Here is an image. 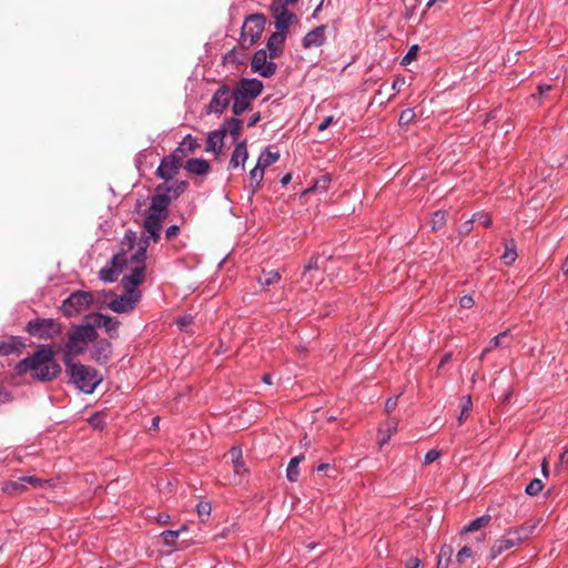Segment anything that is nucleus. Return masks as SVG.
Segmentation results:
<instances>
[{
  "mask_svg": "<svg viewBox=\"0 0 568 568\" xmlns=\"http://www.w3.org/2000/svg\"><path fill=\"white\" fill-rule=\"evenodd\" d=\"M263 178H264V169L256 164L250 171V187H251L252 194H254L258 190V187L263 181Z\"/></svg>",
  "mask_w": 568,
  "mask_h": 568,
  "instance_id": "7c9ffc66",
  "label": "nucleus"
},
{
  "mask_svg": "<svg viewBox=\"0 0 568 568\" xmlns=\"http://www.w3.org/2000/svg\"><path fill=\"white\" fill-rule=\"evenodd\" d=\"M185 530H187V526L183 525L178 530H164L163 532H161V537L163 539L164 545L168 547H173L175 545L176 539L179 538L180 534Z\"/></svg>",
  "mask_w": 568,
  "mask_h": 568,
  "instance_id": "e433bc0d",
  "label": "nucleus"
},
{
  "mask_svg": "<svg viewBox=\"0 0 568 568\" xmlns=\"http://www.w3.org/2000/svg\"><path fill=\"white\" fill-rule=\"evenodd\" d=\"M184 169L194 175H206L210 171V163L204 159H191L184 164Z\"/></svg>",
  "mask_w": 568,
  "mask_h": 568,
  "instance_id": "bb28decb",
  "label": "nucleus"
},
{
  "mask_svg": "<svg viewBox=\"0 0 568 568\" xmlns=\"http://www.w3.org/2000/svg\"><path fill=\"white\" fill-rule=\"evenodd\" d=\"M397 406V397L388 398L385 403V409L387 413L393 412Z\"/></svg>",
  "mask_w": 568,
  "mask_h": 568,
  "instance_id": "052dcab7",
  "label": "nucleus"
},
{
  "mask_svg": "<svg viewBox=\"0 0 568 568\" xmlns=\"http://www.w3.org/2000/svg\"><path fill=\"white\" fill-rule=\"evenodd\" d=\"M281 273L278 271H263V274L257 278L258 283L263 287H267L276 284L281 280Z\"/></svg>",
  "mask_w": 568,
  "mask_h": 568,
  "instance_id": "f704fd0d",
  "label": "nucleus"
},
{
  "mask_svg": "<svg viewBox=\"0 0 568 568\" xmlns=\"http://www.w3.org/2000/svg\"><path fill=\"white\" fill-rule=\"evenodd\" d=\"M304 460V455H298L295 457H292L287 468H286V478L291 483H295L298 479L300 476V464Z\"/></svg>",
  "mask_w": 568,
  "mask_h": 568,
  "instance_id": "c756f323",
  "label": "nucleus"
},
{
  "mask_svg": "<svg viewBox=\"0 0 568 568\" xmlns=\"http://www.w3.org/2000/svg\"><path fill=\"white\" fill-rule=\"evenodd\" d=\"M242 120H240L236 115L233 118L226 119L219 131H224V138L226 134H230L234 141H236L242 131Z\"/></svg>",
  "mask_w": 568,
  "mask_h": 568,
  "instance_id": "a878e982",
  "label": "nucleus"
},
{
  "mask_svg": "<svg viewBox=\"0 0 568 568\" xmlns=\"http://www.w3.org/2000/svg\"><path fill=\"white\" fill-rule=\"evenodd\" d=\"M474 222L481 224L484 227H489L493 223L489 215L483 212L474 214Z\"/></svg>",
  "mask_w": 568,
  "mask_h": 568,
  "instance_id": "8fccbe9b",
  "label": "nucleus"
},
{
  "mask_svg": "<svg viewBox=\"0 0 568 568\" xmlns=\"http://www.w3.org/2000/svg\"><path fill=\"white\" fill-rule=\"evenodd\" d=\"M192 322V317L191 316H183V317H180L178 320V325L181 327V328H184L186 327L189 324H191Z\"/></svg>",
  "mask_w": 568,
  "mask_h": 568,
  "instance_id": "0e129e2a",
  "label": "nucleus"
},
{
  "mask_svg": "<svg viewBox=\"0 0 568 568\" xmlns=\"http://www.w3.org/2000/svg\"><path fill=\"white\" fill-rule=\"evenodd\" d=\"M145 278V266L135 265L132 266L130 272L125 274L122 280V286L125 291L132 293H141L139 286L144 282Z\"/></svg>",
  "mask_w": 568,
  "mask_h": 568,
  "instance_id": "2eb2a0df",
  "label": "nucleus"
},
{
  "mask_svg": "<svg viewBox=\"0 0 568 568\" xmlns=\"http://www.w3.org/2000/svg\"><path fill=\"white\" fill-rule=\"evenodd\" d=\"M230 455L233 463L234 473L236 475H243L246 473V467L242 457V448L234 446L230 449Z\"/></svg>",
  "mask_w": 568,
  "mask_h": 568,
  "instance_id": "c85d7f7f",
  "label": "nucleus"
},
{
  "mask_svg": "<svg viewBox=\"0 0 568 568\" xmlns=\"http://www.w3.org/2000/svg\"><path fill=\"white\" fill-rule=\"evenodd\" d=\"M420 566H422V561L417 557H409L405 561L406 568H420Z\"/></svg>",
  "mask_w": 568,
  "mask_h": 568,
  "instance_id": "13d9d810",
  "label": "nucleus"
},
{
  "mask_svg": "<svg viewBox=\"0 0 568 568\" xmlns=\"http://www.w3.org/2000/svg\"><path fill=\"white\" fill-rule=\"evenodd\" d=\"M452 359V354L450 353H446L442 359H440V363H439V366L438 368L443 367L444 365H446L447 363H449Z\"/></svg>",
  "mask_w": 568,
  "mask_h": 568,
  "instance_id": "338daca9",
  "label": "nucleus"
},
{
  "mask_svg": "<svg viewBox=\"0 0 568 568\" xmlns=\"http://www.w3.org/2000/svg\"><path fill=\"white\" fill-rule=\"evenodd\" d=\"M64 366L70 382L85 394H92L102 382V376L91 366L74 361H70Z\"/></svg>",
  "mask_w": 568,
  "mask_h": 568,
  "instance_id": "20e7f679",
  "label": "nucleus"
},
{
  "mask_svg": "<svg viewBox=\"0 0 568 568\" xmlns=\"http://www.w3.org/2000/svg\"><path fill=\"white\" fill-rule=\"evenodd\" d=\"M171 202L172 196L170 195L168 183H161L155 187L154 194L151 197L150 212L168 216Z\"/></svg>",
  "mask_w": 568,
  "mask_h": 568,
  "instance_id": "f8f14e48",
  "label": "nucleus"
},
{
  "mask_svg": "<svg viewBox=\"0 0 568 568\" xmlns=\"http://www.w3.org/2000/svg\"><path fill=\"white\" fill-rule=\"evenodd\" d=\"M471 407V397L469 395L463 397L460 403V414L458 416L459 425H462L468 418Z\"/></svg>",
  "mask_w": 568,
  "mask_h": 568,
  "instance_id": "58836bf2",
  "label": "nucleus"
},
{
  "mask_svg": "<svg viewBox=\"0 0 568 568\" xmlns=\"http://www.w3.org/2000/svg\"><path fill=\"white\" fill-rule=\"evenodd\" d=\"M223 145L224 131L214 130L209 134L206 139L205 151L220 154L222 152Z\"/></svg>",
  "mask_w": 568,
  "mask_h": 568,
  "instance_id": "393cba45",
  "label": "nucleus"
},
{
  "mask_svg": "<svg viewBox=\"0 0 568 568\" xmlns=\"http://www.w3.org/2000/svg\"><path fill=\"white\" fill-rule=\"evenodd\" d=\"M26 332L39 339H53L63 332L60 322L53 318H33L26 325Z\"/></svg>",
  "mask_w": 568,
  "mask_h": 568,
  "instance_id": "423d86ee",
  "label": "nucleus"
},
{
  "mask_svg": "<svg viewBox=\"0 0 568 568\" xmlns=\"http://www.w3.org/2000/svg\"><path fill=\"white\" fill-rule=\"evenodd\" d=\"M248 159V152L246 146V141H241L235 144V148L233 150V153L231 155L230 162H229V169H237L242 168L244 169L245 162Z\"/></svg>",
  "mask_w": 568,
  "mask_h": 568,
  "instance_id": "4be33fe9",
  "label": "nucleus"
},
{
  "mask_svg": "<svg viewBox=\"0 0 568 568\" xmlns=\"http://www.w3.org/2000/svg\"><path fill=\"white\" fill-rule=\"evenodd\" d=\"M395 429H396V425H395V424H394V425H389V424L387 425V432H388V434H387V436H386V437H384V438H382V439L379 440V446H381V447H382L384 444H386V443L388 442V439H389V437H390V433H392V430H395Z\"/></svg>",
  "mask_w": 568,
  "mask_h": 568,
  "instance_id": "e2e57ef3",
  "label": "nucleus"
},
{
  "mask_svg": "<svg viewBox=\"0 0 568 568\" xmlns=\"http://www.w3.org/2000/svg\"><path fill=\"white\" fill-rule=\"evenodd\" d=\"M187 187L189 183L186 181H174L171 185L168 184L172 200L182 195L187 190Z\"/></svg>",
  "mask_w": 568,
  "mask_h": 568,
  "instance_id": "ea45409f",
  "label": "nucleus"
},
{
  "mask_svg": "<svg viewBox=\"0 0 568 568\" xmlns=\"http://www.w3.org/2000/svg\"><path fill=\"white\" fill-rule=\"evenodd\" d=\"M148 245H149V242L144 241L143 245H140L139 248L135 251V253L132 254L130 258H128V263L130 262L133 266H135V265L145 266Z\"/></svg>",
  "mask_w": 568,
  "mask_h": 568,
  "instance_id": "72a5a7b5",
  "label": "nucleus"
},
{
  "mask_svg": "<svg viewBox=\"0 0 568 568\" xmlns=\"http://www.w3.org/2000/svg\"><path fill=\"white\" fill-rule=\"evenodd\" d=\"M286 37V32L277 30L268 37L266 49L270 59H277L283 54Z\"/></svg>",
  "mask_w": 568,
  "mask_h": 568,
  "instance_id": "6ab92c4d",
  "label": "nucleus"
},
{
  "mask_svg": "<svg viewBox=\"0 0 568 568\" xmlns=\"http://www.w3.org/2000/svg\"><path fill=\"white\" fill-rule=\"evenodd\" d=\"M93 303V295L87 291H77L63 301L61 311L67 317L79 315L89 310Z\"/></svg>",
  "mask_w": 568,
  "mask_h": 568,
  "instance_id": "6e6552de",
  "label": "nucleus"
},
{
  "mask_svg": "<svg viewBox=\"0 0 568 568\" xmlns=\"http://www.w3.org/2000/svg\"><path fill=\"white\" fill-rule=\"evenodd\" d=\"M181 166L182 164L174 156L166 155L161 160L155 174L164 181H170L178 174Z\"/></svg>",
  "mask_w": 568,
  "mask_h": 568,
  "instance_id": "f3484780",
  "label": "nucleus"
},
{
  "mask_svg": "<svg viewBox=\"0 0 568 568\" xmlns=\"http://www.w3.org/2000/svg\"><path fill=\"white\" fill-rule=\"evenodd\" d=\"M318 268H320L318 257L313 256L308 261V263L304 266V272H303V275H302V280H305L307 282V284L311 285L312 284V280H313L312 272H316V271H318Z\"/></svg>",
  "mask_w": 568,
  "mask_h": 568,
  "instance_id": "4c0bfd02",
  "label": "nucleus"
},
{
  "mask_svg": "<svg viewBox=\"0 0 568 568\" xmlns=\"http://www.w3.org/2000/svg\"><path fill=\"white\" fill-rule=\"evenodd\" d=\"M98 332L94 325L80 324L71 326L68 332V341L63 347L59 346L57 352H62L63 363L68 364L74 357L82 355L90 343L97 341Z\"/></svg>",
  "mask_w": 568,
  "mask_h": 568,
  "instance_id": "f03ea898",
  "label": "nucleus"
},
{
  "mask_svg": "<svg viewBox=\"0 0 568 568\" xmlns=\"http://www.w3.org/2000/svg\"><path fill=\"white\" fill-rule=\"evenodd\" d=\"M265 23H266V19L261 13H255V14L248 16L245 19L243 27H242V32H241L242 45L245 48H250L254 43H256L264 31Z\"/></svg>",
  "mask_w": 568,
  "mask_h": 568,
  "instance_id": "0eeeda50",
  "label": "nucleus"
},
{
  "mask_svg": "<svg viewBox=\"0 0 568 568\" xmlns=\"http://www.w3.org/2000/svg\"><path fill=\"white\" fill-rule=\"evenodd\" d=\"M516 257H517V253H516V250H515V247H514V246H513L511 248L506 247L505 253H504V255L501 256V258L504 260V262H505L506 264H508V265H509V264H511L513 262H515Z\"/></svg>",
  "mask_w": 568,
  "mask_h": 568,
  "instance_id": "603ef678",
  "label": "nucleus"
},
{
  "mask_svg": "<svg viewBox=\"0 0 568 568\" xmlns=\"http://www.w3.org/2000/svg\"><path fill=\"white\" fill-rule=\"evenodd\" d=\"M92 318L93 323L91 325H94V328L103 327L111 338L118 337L120 322L116 318L102 313L93 314Z\"/></svg>",
  "mask_w": 568,
  "mask_h": 568,
  "instance_id": "aec40b11",
  "label": "nucleus"
},
{
  "mask_svg": "<svg viewBox=\"0 0 568 568\" xmlns=\"http://www.w3.org/2000/svg\"><path fill=\"white\" fill-rule=\"evenodd\" d=\"M278 159H280V153L278 152H272L270 149H265L260 154L256 164L265 170L267 166H270V165L274 164L275 162H277Z\"/></svg>",
  "mask_w": 568,
  "mask_h": 568,
  "instance_id": "2f4dec72",
  "label": "nucleus"
},
{
  "mask_svg": "<svg viewBox=\"0 0 568 568\" xmlns=\"http://www.w3.org/2000/svg\"><path fill=\"white\" fill-rule=\"evenodd\" d=\"M445 213L442 211H436L432 217V229L439 230L445 225Z\"/></svg>",
  "mask_w": 568,
  "mask_h": 568,
  "instance_id": "37998d69",
  "label": "nucleus"
},
{
  "mask_svg": "<svg viewBox=\"0 0 568 568\" xmlns=\"http://www.w3.org/2000/svg\"><path fill=\"white\" fill-rule=\"evenodd\" d=\"M199 146L200 145L197 143L196 138L192 136L191 134H187L183 138V140L179 143V145L170 155L174 156V159L178 162L183 164L184 158L189 156L190 154H193Z\"/></svg>",
  "mask_w": 568,
  "mask_h": 568,
  "instance_id": "dca6fc26",
  "label": "nucleus"
},
{
  "mask_svg": "<svg viewBox=\"0 0 568 568\" xmlns=\"http://www.w3.org/2000/svg\"><path fill=\"white\" fill-rule=\"evenodd\" d=\"M475 304V301L471 295H464L459 298V305L463 308H471Z\"/></svg>",
  "mask_w": 568,
  "mask_h": 568,
  "instance_id": "4d7b16f0",
  "label": "nucleus"
},
{
  "mask_svg": "<svg viewBox=\"0 0 568 568\" xmlns=\"http://www.w3.org/2000/svg\"><path fill=\"white\" fill-rule=\"evenodd\" d=\"M329 183L331 178L329 175L325 174L315 181L313 189L316 191H326L328 189Z\"/></svg>",
  "mask_w": 568,
  "mask_h": 568,
  "instance_id": "49530a36",
  "label": "nucleus"
},
{
  "mask_svg": "<svg viewBox=\"0 0 568 568\" xmlns=\"http://www.w3.org/2000/svg\"><path fill=\"white\" fill-rule=\"evenodd\" d=\"M263 82L255 78H242L233 91L232 112L240 116L251 108V103L263 91Z\"/></svg>",
  "mask_w": 568,
  "mask_h": 568,
  "instance_id": "7ed1b4c3",
  "label": "nucleus"
},
{
  "mask_svg": "<svg viewBox=\"0 0 568 568\" xmlns=\"http://www.w3.org/2000/svg\"><path fill=\"white\" fill-rule=\"evenodd\" d=\"M536 527V524L525 523L520 526L507 529L505 534L490 547V559L494 560L501 554L523 544L532 535Z\"/></svg>",
  "mask_w": 568,
  "mask_h": 568,
  "instance_id": "39448f33",
  "label": "nucleus"
},
{
  "mask_svg": "<svg viewBox=\"0 0 568 568\" xmlns=\"http://www.w3.org/2000/svg\"><path fill=\"white\" fill-rule=\"evenodd\" d=\"M287 6L282 4L281 2H274L272 1L271 10L274 18V24L277 31L286 32L292 23V21L295 19V14L287 10Z\"/></svg>",
  "mask_w": 568,
  "mask_h": 568,
  "instance_id": "4468645a",
  "label": "nucleus"
},
{
  "mask_svg": "<svg viewBox=\"0 0 568 568\" xmlns=\"http://www.w3.org/2000/svg\"><path fill=\"white\" fill-rule=\"evenodd\" d=\"M453 555V547L450 545H443L440 547L436 568H447Z\"/></svg>",
  "mask_w": 568,
  "mask_h": 568,
  "instance_id": "c9c22d12",
  "label": "nucleus"
},
{
  "mask_svg": "<svg viewBox=\"0 0 568 568\" xmlns=\"http://www.w3.org/2000/svg\"><path fill=\"white\" fill-rule=\"evenodd\" d=\"M212 507L210 503L201 501L196 506V511L199 514V517H209L211 514Z\"/></svg>",
  "mask_w": 568,
  "mask_h": 568,
  "instance_id": "3c124183",
  "label": "nucleus"
},
{
  "mask_svg": "<svg viewBox=\"0 0 568 568\" xmlns=\"http://www.w3.org/2000/svg\"><path fill=\"white\" fill-rule=\"evenodd\" d=\"M552 89V87L550 84H539L537 90H538V94H532L531 97L534 99H539V103H541V98L548 93L550 90Z\"/></svg>",
  "mask_w": 568,
  "mask_h": 568,
  "instance_id": "5fc2aeb1",
  "label": "nucleus"
},
{
  "mask_svg": "<svg viewBox=\"0 0 568 568\" xmlns=\"http://www.w3.org/2000/svg\"><path fill=\"white\" fill-rule=\"evenodd\" d=\"M166 216L150 212L144 220L143 227L144 231L149 234L150 239L153 240V242H159L161 237V230H162V221Z\"/></svg>",
  "mask_w": 568,
  "mask_h": 568,
  "instance_id": "a211bd4d",
  "label": "nucleus"
},
{
  "mask_svg": "<svg viewBox=\"0 0 568 568\" xmlns=\"http://www.w3.org/2000/svg\"><path fill=\"white\" fill-rule=\"evenodd\" d=\"M160 524H168L170 520V516L168 514H160L156 518Z\"/></svg>",
  "mask_w": 568,
  "mask_h": 568,
  "instance_id": "774afa93",
  "label": "nucleus"
},
{
  "mask_svg": "<svg viewBox=\"0 0 568 568\" xmlns=\"http://www.w3.org/2000/svg\"><path fill=\"white\" fill-rule=\"evenodd\" d=\"M20 481L22 483H28L30 485H32L33 487H37V488H41L45 485V480L39 478V477H36V476H23V477H20Z\"/></svg>",
  "mask_w": 568,
  "mask_h": 568,
  "instance_id": "09e8293b",
  "label": "nucleus"
},
{
  "mask_svg": "<svg viewBox=\"0 0 568 568\" xmlns=\"http://www.w3.org/2000/svg\"><path fill=\"white\" fill-rule=\"evenodd\" d=\"M473 556V550L468 546H464L459 549V551L456 555V560L458 564H464L466 559L470 558Z\"/></svg>",
  "mask_w": 568,
  "mask_h": 568,
  "instance_id": "de8ad7c7",
  "label": "nucleus"
},
{
  "mask_svg": "<svg viewBox=\"0 0 568 568\" xmlns=\"http://www.w3.org/2000/svg\"><path fill=\"white\" fill-rule=\"evenodd\" d=\"M180 233V227L178 225H171L165 231V239L168 241L174 240Z\"/></svg>",
  "mask_w": 568,
  "mask_h": 568,
  "instance_id": "6e6d98bb",
  "label": "nucleus"
},
{
  "mask_svg": "<svg viewBox=\"0 0 568 568\" xmlns=\"http://www.w3.org/2000/svg\"><path fill=\"white\" fill-rule=\"evenodd\" d=\"M141 297L142 293H132L124 290L121 295L110 301L108 306L112 312L118 314L130 313L136 307Z\"/></svg>",
  "mask_w": 568,
  "mask_h": 568,
  "instance_id": "9d476101",
  "label": "nucleus"
},
{
  "mask_svg": "<svg viewBox=\"0 0 568 568\" xmlns=\"http://www.w3.org/2000/svg\"><path fill=\"white\" fill-rule=\"evenodd\" d=\"M491 517L489 515H483L473 519L467 526H465L462 530V534H468L476 531L490 523Z\"/></svg>",
  "mask_w": 568,
  "mask_h": 568,
  "instance_id": "473e14b6",
  "label": "nucleus"
},
{
  "mask_svg": "<svg viewBox=\"0 0 568 568\" xmlns=\"http://www.w3.org/2000/svg\"><path fill=\"white\" fill-rule=\"evenodd\" d=\"M419 47L417 44L412 45L406 52V54L403 57L400 64L408 65L409 63H412L416 59Z\"/></svg>",
  "mask_w": 568,
  "mask_h": 568,
  "instance_id": "79ce46f5",
  "label": "nucleus"
},
{
  "mask_svg": "<svg viewBox=\"0 0 568 568\" xmlns=\"http://www.w3.org/2000/svg\"><path fill=\"white\" fill-rule=\"evenodd\" d=\"M89 424L94 428V429H103L104 425H105V422H104V418H103V414L101 413H95L93 416H91L89 418Z\"/></svg>",
  "mask_w": 568,
  "mask_h": 568,
  "instance_id": "c03bdc74",
  "label": "nucleus"
},
{
  "mask_svg": "<svg viewBox=\"0 0 568 568\" xmlns=\"http://www.w3.org/2000/svg\"><path fill=\"white\" fill-rule=\"evenodd\" d=\"M334 121V118L331 115V116H327L317 126L318 131H324L326 130Z\"/></svg>",
  "mask_w": 568,
  "mask_h": 568,
  "instance_id": "bf43d9fd",
  "label": "nucleus"
},
{
  "mask_svg": "<svg viewBox=\"0 0 568 568\" xmlns=\"http://www.w3.org/2000/svg\"><path fill=\"white\" fill-rule=\"evenodd\" d=\"M405 79L404 78H396L392 84V89L396 92L400 91V88L404 85Z\"/></svg>",
  "mask_w": 568,
  "mask_h": 568,
  "instance_id": "680f3d73",
  "label": "nucleus"
},
{
  "mask_svg": "<svg viewBox=\"0 0 568 568\" xmlns=\"http://www.w3.org/2000/svg\"><path fill=\"white\" fill-rule=\"evenodd\" d=\"M126 264L128 257L124 251L114 254L111 258V266H105L100 270L99 278L108 283L116 281L118 275L123 271Z\"/></svg>",
  "mask_w": 568,
  "mask_h": 568,
  "instance_id": "ddd939ff",
  "label": "nucleus"
},
{
  "mask_svg": "<svg viewBox=\"0 0 568 568\" xmlns=\"http://www.w3.org/2000/svg\"><path fill=\"white\" fill-rule=\"evenodd\" d=\"M91 356L99 364H106L112 355V345L108 339L94 341Z\"/></svg>",
  "mask_w": 568,
  "mask_h": 568,
  "instance_id": "412c9836",
  "label": "nucleus"
},
{
  "mask_svg": "<svg viewBox=\"0 0 568 568\" xmlns=\"http://www.w3.org/2000/svg\"><path fill=\"white\" fill-rule=\"evenodd\" d=\"M24 347V343L19 336H10L9 338L0 342V356H9L20 353Z\"/></svg>",
  "mask_w": 568,
  "mask_h": 568,
  "instance_id": "b1692460",
  "label": "nucleus"
},
{
  "mask_svg": "<svg viewBox=\"0 0 568 568\" xmlns=\"http://www.w3.org/2000/svg\"><path fill=\"white\" fill-rule=\"evenodd\" d=\"M414 118H415L414 110L406 109L400 112L398 123H399V125H407L413 121Z\"/></svg>",
  "mask_w": 568,
  "mask_h": 568,
  "instance_id": "a18cd8bd",
  "label": "nucleus"
},
{
  "mask_svg": "<svg viewBox=\"0 0 568 568\" xmlns=\"http://www.w3.org/2000/svg\"><path fill=\"white\" fill-rule=\"evenodd\" d=\"M58 352L48 344H42L30 356L19 361L14 365V373L22 376L27 373L38 382H51L61 374V366L54 359Z\"/></svg>",
  "mask_w": 568,
  "mask_h": 568,
  "instance_id": "f257e3e1",
  "label": "nucleus"
},
{
  "mask_svg": "<svg viewBox=\"0 0 568 568\" xmlns=\"http://www.w3.org/2000/svg\"><path fill=\"white\" fill-rule=\"evenodd\" d=\"M260 120H261V113H260V112L254 113V114L250 118V120H248V122H247V126H248V128H252V126L256 125V123H257Z\"/></svg>",
  "mask_w": 568,
  "mask_h": 568,
  "instance_id": "69168bd1",
  "label": "nucleus"
},
{
  "mask_svg": "<svg viewBox=\"0 0 568 568\" xmlns=\"http://www.w3.org/2000/svg\"><path fill=\"white\" fill-rule=\"evenodd\" d=\"M268 53L264 49L257 50L251 60V70L263 78H271L277 70V64L267 60Z\"/></svg>",
  "mask_w": 568,
  "mask_h": 568,
  "instance_id": "9b49d317",
  "label": "nucleus"
},
{
  "mask_svg": "<svg viewBox=\"0 0 568 568\" xmlns=\"http://www.w3.org/2000/svg\"><path fill=\"white\" fill-rule=\"evenodd\" d=\"M233 100L232 88L225 83L221 84L213 93L207 106L206 112L221 115L229 108Z\"/></svg>",
  "mask_w": 568,
  "mask_h": 568,
  "instance_id": "1a4fd4ad",
  "label": "nucleus"
},
{
  "mask_svg": "<svg viewBox=\"0 0 568 568\" xmlns=\"http://www.w3.org/2000/svg\"><path fill=\"white\" fill-rule=\"evenodd\" d=\"M440 456V453L436 449H430L426 453L424 457V465H430L435 460H437Z\"/></svg>",
  "mask_w": 568,
  "mask_h": 568,
  "instance_id": "864d4df0",
  "label": "nucleus"
},
{
  "mask_svg": "<svg viewBox=\"0 0 568 568\" xmlns=\"http://www.w3.org/2000/svg\"><path fill=\"white\" fill-rule=\"evenodd\" d=\"M325 31L326 26L322 24L307 32L302 40L303 47L308 49L322 45L326 40Z\"/></svg>",
  "mask_w": 568,
  "mask_h": 568,
  "instance_id": "5701e85b",
  "label": "nucleus"
},
{
  "mask_svg": "<svg viewBox=\"0 0 568 568\" xmlns=\"http://www.w3.org/2000/svg\"><path fill=\"white\" fill-rule=\"evenodd\" d=\"M542 481L538 478H535L527 485L525 493L529 496H537L542 490Z\"/></svg>",
  "mask_w": 568,
  "mask_h": 568,
  "instance_id": "a19ab883",
  "label": "nucleus"
},
{
  "mask_svg": "<svg viewBox=\"0 0 568 568\" xmlns=\"http://www.w3.org/2000/svg\"><path fill=\"white\" fill-rule=\"evenodd\" d=\"M509 331L506 329L500 334L494 336L487 347H485L481 352L480 358H484L487 353L497 347H508L510 345V339H508Z\"/></svg>",
  "mask_w": 568,
  "mask_h": 568,
  "instance_id": "cd10ccee",
  "label": "nucleus"
}]
</instances>
